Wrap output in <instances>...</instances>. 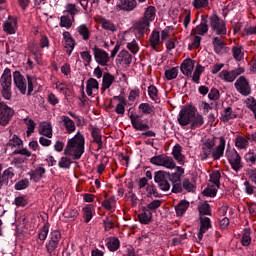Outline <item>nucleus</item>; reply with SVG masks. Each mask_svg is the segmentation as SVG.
<instances>
[{"label": "nucleus", "mask_w": 256, "mask_h": 256, "mask_svg": "<svg viewBox=\"0 0 256 256\" xmlns=\"http://www.w3.org/2000/svg\"><path fill=\"white\" fill-rule=\"evenodd\" d=\"M0 85L2 88L9 89L12 85L11 79V69L5 68L1 77H0Z\"/></svg>", "instance_id": "nucleus-23"}, {"label": "nucleus", "mask_w": 256, "mask_h": 256, "mask_svg": "<svg viewBox=\"0 0 256 256\" xmlns=\"http://www.w3.org/2000/svg\"><path fill=\"white\" fill-rule=\"evenodd\" d=\"M13 115H15V110L5 102H0V125L2 127H7L8 123L13 119Z\"/></svg>", "instance_id": "nucleus-7"}, {"label": "nucleus", "mask_w": 256, "mask_h": 256, "mask_svg": "<svg viewBox=\"0 0 256 256\" xmlns=\"http://www.w3.org/2000/svg\"><path fill=\"white\" fill-rule=\"evenodd\" d=\"M118 61L120 65H126V67L129 66V52H127V50H122L118 54Z\"/></svg>", "instance_id": "nucleus-49"}, {"label": "nucleus", "mask_w": 256, "mask_h": 256, "mask_svg": "<svg viewBox=\"0 0 256 256\" xmlns=\"http://www.w3.org/2000/svg\"><path fill=\"white\" fill-rule=\"evenodd\" d=\"M241 244L243 247H249L251 245V231L249 229L243 231Z\"/></svg>", "instance_id": "nucleus-48"}, {"label": "nucleus", "mask_w": 256, "mask_h": 256, "mask_svg": "<svg viewBox=\"0 0 256 256\" xmlns=\"http://www.w3.org/2000/svg\"><path fill=\"white\" fill-rule=\"evenodd\" d=\"M187 209H189V201H180L175 207L176 217H183L187 213Z\"/></svg>", "instance_id": "nucleus-33"}, {"label": "nucleus", "mask_w": 256, "mask_h": 256, "mask_svg": "<svg viewBox=\"0 0 256 256\" xmlns=\"http://www.w3.org/2000/svg\"><path fill=\"white\" fill-rule=\"evenodd\" d=\"M193 69H195V60L186 58L180 65V70L186 77L193 75Z\"/></svg>", "instance_id": "nucleus-17"}, {"label": "nucleus", "mask_w": 256, "mask_h": 256, "mask_svg": "<svg viewBox=\"0 0 256 256\" xmlns=\"http://www.w3.org/2000/svg\"><path fill=\"white\" fill-rule=\"evenodd\" d=\"M168 181H171L172 183L171 193L183 192V185H181V176L178 173H169Z\"/></svg>", "instance_id": "nucleus-15"}, {"label": "nucleus", "mask_w": 256, "mask_h": 256, "mask_svg": "<svg viewBox=\"0 0 256 256\" xmlns=\"http://www.w3.org/2000/svg\"><path fill=\"white\" fill-rule=\"evenodd\" d=\"M182 185V191H187L188 193H195V189H197V186L189 180V178H184L181 182Z\"/></svg>", "instance_id": "nucleus-40"}, {"label": "nucleus", "mask_w": 256, "mask_h": 256, "mask_svg": "<svg viewBox=\"0 0 256 256\" xmlns=\"http://www.w3.org/2000/svg\"><path fill=\"white\" fill-rule=\"evenodd\" d=\"M40 135H43L44 137H48V139H51L53 137V126L51 124H41L39 129Z\"/></svg>", "instance_id": "nucleus-37"}, {"label": "nucleus", "mask_w": 256, "mask_h": 256, "mask_svg": "<svg viewBox=\"0 0 256 256\" xmlns=\"http://www.w3.org/2000/svg\"><path fill=\"white\" fill-rule=\"evenodd\" d=\"M118 159L122 165L126 166L124 175H127V167H129V151L120 152L118 154Z\"/></svg>", "instance_id": "nucleus-45"}, {"label": "nucleus", "mask_w": 256, "mask_h": 256, "mask_svg": "<svg viewBox=\"0 0 256 256\" xmlns=\"http://www.w3.org/2000/svg\"><path fill=\"white\" fill-rule=\"evenodd\" d=\"M149 43L151 49L159 53V45H161V33L157 30H153L149 37Z\"/></svg>", "instance_id": "nucleus-19"}, {"label": "nucleus", "mask_w": 256, "mask_h": 256, "mask_svg": "<svg viewBox=\"0 0 256 256\" xmlns=\"http://www.w3.org/2000/svg\"><path fill=\"white\" fill-rule=\"evenodd\" d=\"M208 21L210 23V27L212 31L216 33V35L225 36L227 35V24L223 21L217 14L212 16H208Z\"/></svg>", "instance_id": "nucleus-4"}, {"label": "nucleus", "mask_w": 256, "mask_h": 256, "mask_svg": "<svg viewBox=\"0 0 256 256\" xmlns=\"http://www.w3.org/2000/svg\"><path fill=\"white\" fill-rule=\"evenodd\" d=\"M63 37H64V47L66 49V53L69 57H71V53H73V49H75V40L73 39V37H71V33H69L68 31H65L63 33Z\"/></svg>", "instance_id": "nucleus-21"}, {"label": "nucleus", "mask_w": 256, "mask_h": 256, "mask_svg": "<svg viewBox=\"0 0 256 256\" xmlns=\"http://www.w3.org/2000/svg\"><path fill=\"white\" fill-rule=\"evenodd\" d=\"M116 9L117 11H129V0H118Z\"/></svg>", "instance_id": "nucleus-58"}, {"label": "nucleus", "mask_w": 256, "mask_h": 256, "mask_svg": "<svg viewBox=\"0 0 256 256\" xmlns=\"http://www.w3.org/2000/svg\"><path fill=\"white\" fill-rule=\"evenodd\" d=\"M157 15V9L155 6H148L144 12V16L141 20L134 22L133 26L130 28V31L134 33L136 39H141L145 36V33L149 31L151 23L155 21Z\"/></svg>", "instance_id": "nucleus-1"}, {"label": "nucleus", "mask_w": 256, "mask_h": 256, "mask_svg": "<svg viewBox=\"0 0 256 256\" xmlns=\"http://www.w3.org/2000/svg\"><path fill=\"white\" fill-rule=\"evenodd\" d=\"M83 153H85V136L78 132L67 141L66 147L64 149V155L73 157V159L77 161L83 157Z\"/></svg>", "instance_id": "nucleus-2"}, {"label": "nucleus", "mask_w": 256, "mask_h": 256, "mask_svg": "<svg viewBox=\"0 0 256 256\" xmlns=\"http://www.w3.org/2000/svg\"><path fill=\"white\" fill-rule=\"evenodd\" d=\"M234 87L238 93L247 97V95H251V86H249V81L245 76H240L236 82L234 83Z\"/></svg>", "instance_id": "nucleus-11"}, {"label": "nucleus", "mask_w": 256, "mask_h": 256, "mask_svg": "<svg viewBox=\"0 0 256 256\" xmlns=\"http://www.w3.org/2000/svg\"><path fill=\"white\" fill-rule=\"evenodd\" d=\"M221 172L219 171H213L210 174V183L208 184L207 188L202 191V193H216L217 189L221 185Z\"/></svg>", "instance_id": "nucleus-9"}, {"label": "nucleus", "mask_w": 256, "mask_h": 256, "mask_svg": "<svg viewBox=\"0 0 256 256\" xmlns=\"http://www.w3.org/2000/svg\"><path fill=\"white\" fill-rule=\"evenodd\" d=\"M164 75L167 81H173V79H177V75H179V69L177 67H172L171 69L165 70Z\"/></svg>", "instance_id": "nucleus-47"}, {"label": "nucleus", "mask_w": 256, "mask_h": 256, "mask_svg": "<svg viewBox=\"0 0 256 256\" xmlns=\"http://www.w3.org/2000/svg\"><path fill=\"white\" fill-rule=\"evenodd\" d=\"M61 239V231L51 229L48 240L45 243V249L48 255L53 256V253H55V251H57V249L59 248V243H61Z\"/></svg>", "instance_id": "nucleus-3"}, {"label": "nucleus", "mask_w": 256, "mask_h": 256, "mask_svg": "<svg viewBox=\"0 0 256 256\" xmlns=\"http://www.w3.org/2000/svg\"><path fill=\"white\" fill-rule=\"evenodd\" d=\"M162 203H163V200H154L149 204H147V206H144V208L150 212L156 211V209H159V207H161Z\"/></svg>", "instance_id": "nucleus-53"}, {"label": "nucleus", "mask_w": 256, "mask_h": 256, "mask_svg": "<svg viewBox=\"0 0 256 256\" xmlns=\"http://www.w3.org/2000/svg\"><path fill=\"white\" fill-rule=\"evenodd\" d=\"M115 81V76H113L111 73L106 72L103 74L102 78V87L101 91H107L111 85H113V82Z\"/></svg>", "instance_id": "nucleus-31"}, {"label": "nucleus", "mask_w": 256, "mask_h": 256, "mask_svg": "<svg viewBox=\"0 0 256 256\" xmlns=\"http://www.w3.org/2000/svg\"><path fill=\"white\" fill-rule=\"evenodd\" d=\"M220 96L221 94L217 88H211L210 92L208 93V99H210V101H217L219 100Z\"/></svg>", "instance_id": "nucleus-63"}, {"label": "nucleus", "mask_w": 256, "mask_h": 256, "mask_svg": "<svg viewBox=\"0 0 256 256\" xmlns=\"http://www.w3.org/2000/svg\"><path fill=\"white\" fill-rule=\"evenodd\" d=\"M16 191H23V189H27L29 187V180L24 179L20 180L15 184Z\"/></svg>", "instance_id": "nucleus-62"}, {"label": "nucleus", "mask_w": 256, "mask_h": 256, "mask_svg": "<svg viewBox=\"0 0 256 256\" xmlns=\"http://www.w3.org/2000/svg\"><path fill=\"white\" fill-rule=\"evenodd\" d=\"M61 119L67 133H74L75 129H77V127L75 126V121L70 119L69 116L65 115L61 116Z\"/></svg>", "instance_id": "nucleus-32"}, {"label": "nucleus", "mask_w": 256, "mask_h": 256, "mask_svg": "<svg viewBox=\"0 0 256 256\" xmlns=\"http://www.w3.org/2000/svg\"><path fill=\"white\" fill-rule=\"evenodd\" d=\"M71 19L67 16H61L60 27H65L66 29H71Z\"/></svg>", "instance_id": "nucleus-64"}, {"label": "nucleus", "mask_w": 256, "mask_h": 256, "mask_svg": "<svg viewBox=\"0 0 256 256\" xmlns=\"http://www.w3.org/2000/svg\"><path fill=\"white\" fill-rule=\"evenodd\" d=\"M3 171V164H0V189L3 185H9V179L15 177V169L13 167H9L8 169Z\"/></svg>", "instance_id": "nucleus-16"}, {"label": "nucleus", "mask_w": 256, "mask_h": 256, "mask_svg": "<svg viewBox=\"0 0 256 256\" xmlns=\"http://www.w3.org/2000/svg\"><path fill=\"white\" fill-rule=\"evenodd\" d=\"M235 146L238 149H246V147L249 146V138L241 136V135H238L235 138Z\"/></svg>", "instance_id": "nucleus-43"}, {"label": "nucleus", "mask_w": 256, "mask_h": 256, "mask_svg": "<svg viewBox=\"0 0 256 256\" xmlns=\"http://www.w3.org/2000/svg\"><path fill=\"white\" fill-rule=\"evenodd\" d=\"M212 45L214 47V52L216 55H221L223 49H225V42L221 40L220 37L216 36L212 40Z\"/></svg>", "instance_id": "nucleus-34"}, {"label": "nucleus", "mask_w": 256, "mask_h": 256, "mask_svg": "<svg viewBox=\"0 0 256 256\" xmlns=\"http://www.w3.org/2000/svg\"><path fill=\"white\" fill-rule=\"evenodd\" d=\"M106 247L111 253H115L121 247V242L117 237H109L105 239Z\"/></svg>", "instance_id": "nucleus-26"}, {"label": "nucleus", "mask_w": 256, "mask_h": 256, "mask_svg": "<svg viewBox=\"0 0 256 256\" xmlns=\"http://www.w3.org/2000/svg\"><path fill=\"white\" fill-rule=\"evenodd\" d=\"M226 157L233 169V171H240L243 169V164L241 163V155L237 150L233 149L230 151H226Z\"/></svg>", "instance_id": "nucleus-8"}, {"label": "nucleus", "mask_w": 256, "mask_h": 256, "mask_svg": "<svg viewBox=\"0 0 256 256\" xmlns=\"http://www.w3.org/2000/svg\"><path fill=\"white\" fill-rule=\"evenodd\" d=\"M92 51L96 63H98V65H101L102 67H107V63L111 60V58H109V53L97 46H94L92 48Z\"/></svg>", "instance_id": "nucleus-10"}, {"label": "nucleus", "mask_w": 256, "mask_h": 256, "mask_svg": "<svg viewBox=\"0 0 256 256\" xmlns=\"http://www.w3.org/2000/svg\"><path fill=\"white\" fill-rule=\"evenodd\" d=\"M102 28L105 29L106 31H117L115 24H113L111 20H107V19L102 20Z\"/></svg>", "instance_id": "nucleus-61"}, {"label": "nucleus", "mask_w": 256, "mask_h": 256, "mask_svg": "<svg viewBox=\"0 0 256 256\" xmlns=\"http://www.w3.org/2000/svg\"><path fill=\"white\" fill-rule=\"evenodd\" d=\"M154 181L157 183L161 191H169L171 183H169V172L159 170L154 173Z\"/></svg>", "instance_id": "nucleus-6"}, {"label": "nucleus", "mask_w": 256, "mask_h": 256, "mask_svg": "<svg viewBox=\"0 0 256 256\" xmlns=\"http://www.w3.org/2000/svg\"><path fill=\"white\" fill-rule=\"evenodd\" d=\"M200 221V228L197 234L198 237V243H201L203 241V235H205L206 232L209 231L213 227V224L211 223V218L207 216H200L199 217Z\"/></svg>", "instance_id": "nucleus-13"}, {"label": "nucleus", "mask_w": 256, "mask_h": 256, "mask_svg": "<svg viewBox=\"0 0 256 256\" xmlns=\"http://www.w3.org/2000/svg\"><path fill=\"white\" fill-rule=\"evenodd\" d=\"M199 216L205 217V215L211 216V205L209 203L204 202L198 206Z\"/></svg>", "instance_id": "nucleus-44"}, {"label": "nucleus", "mask_w": 256, "mask_h": 256, "mask_svg": "<svg viewBox=\"0 0 256 256\" xmlns=\"http://www.w3.org/2000/svg\"><path fill=\"white\" fill-rule=\"evenodd\" d=\"M192 5L194 9H205V7H209V0H194Z\"/></svg>", "instance_id": "nucleus-56"}, {"label": "nucleus", "mask_w": 256, "mask_h": 256, "mask_svg": "<svg viewBox=\"0 0 256 256\" xmlns=\"http://www.w3.org/2000/svg\"><path fill=\"white\" fill-rule=\"evenodd\" d=\"M93 89H99V81H97L95 78H90L86 82V93L88 97L93 95Z\"/></svg>", "instance_id": "nucleus-35"}, {"label": "nucleus", "mask_w": 256, "mask_h": 256, "mask_svg": "<svg viewBox=\"0 0 256 256\" xmlns=\"http://www.w3.org/2000/svg\"><path fill=\"white\" fill-rule=\"evenodd\" d=\"M78 33L82 36L84 41H87L90 37L89 28H87V25L82 24L78 27Z\"/></svg>", "instance_id": "nucleus-51"}, {"label": "nucleus", "mask_w": 256, "mask_h": 256, "mask_svg": "<svg viewBox=\"0 0 256 256\" xmlns=\"http://www.w3.org/2000/svg\"><path fill=\"white\" fill-rule=\"evenodd\" d=\"M21 145H23V140H21L17 135H13L7 143V147H21Z\"/></svg>", "instance_id": "nucleus-54"}, {"label": "nucleus", "mask_w": 256, "mask_h": 256, "mask_svg": "<svg viewBox=\"0 0 256 256\" xmlns=\"http://www.w3.org/2000/svg\"><path fill=\"white\" fill-rule=\"evenodd\" d=\"M14 204L16 207H27V205H29V200L23 196H17L14 199Z\"/></svg>", "instance_id": "nucleus-55"}, {"label": "nucleus", "mask_w": 256, "mask_h": 256, "mask_svg": "<svg viewBox=\"0 0 256 256\" xmlns=\"http://www.w3.org/2000/svg\"><path fill=\"white\" fill-rule=\"evenodd\" d=\"M225 136L219 138V145L212 151V157L214 161H219L223 155H225V145H226Z\"/></svg>", "instance_id": "nucleus-18"}, {"label": "nucleus", "mask_w": 256, "mask_h": 256, "mask_svg": "<svg viewBox=\"0 0 256 256\" xmlns=\"http://www.w3.org/2000/svg\"><path fill=\"white\" fill-rule=\"evenodd\" d=\"M209 15H202L201 16V22L199 25H197L194 29H192V33L194 35H207L209 32Z\"/></svg>", "instance_id": "nucleus-14"}, {"label": "nucleus", "mask_w": 256, "mask_h": 256, "mask_svg": "<svg viewBox=\"0 0 256 256\" xmlns=\"http://www.w3.org/2000/svg\"><path fill=\"white\" fill-rule=\"evenodd\" d=\"M130 121L132 126L136 129V131H147L149 129L148 124H143V120L139 118V116H134L133 114L130 115Z\"/></svg>", "instance_id": "nucleus-24"}, {"label": "nucleus", "mask_w": 256, "mask_h": 256, "mask_svg": "<svg viewBox=\"0 0 256 256\" xmlns=\"http://www.w3.org/2000/svg\"><path fill=\"white\" fill-rule=\"evenodd\" d=\"M71 158L69 157H61L59 163H58V167H60V169H71Z\"/></svg>", "instance_id": "nucleus-52"}, {"label": "nucleus", "mask_w": 256, "mask_h": 256, "mask_svg": "<svg viewBox=\"0 0 256 256\" xmlns=\"http://www.w3.org/2000/svg\"><path fill=\"white\" fill-rule=\"evenodd\" d=\"M17 29V19L9 16L8 20L3 24V31L7 35H15Z\"/></svg>", "instance_id": "nucleus-20"}, {"label": "nucleus", "mask_w": 256, "mask_h": 256, "mask_svg": "<svg viewBox=\"0 0 256 256\" xmlns=\"http://www.w3.org/2000/svg\"><path fill=\"white\" fill-rule=\"evenodd\" d=\"M62 215L68 221H75L79 217V210L74 207H68L63 211Z\"/></svg>", "instance_id": "nucleus-29"}, {"label": "nucleus", "mask_w": 256, "mask_h": 256, "mask_svg": "<svg viewBox=\"0 0 256 256\" xmlns=\"http://www.w3.org/2000/svg\"><path fill=\"white\" fill-rule=\"evenodd\" d=\"M239 75H241V70H223L220 73V77L224 79V81H227V83H233V81H235Z\"/></svg>", "instance_id": "nucleus-22"}, {"label": "nucleus", "mask_w": 256, "mask_h": 256, "mask_svg": "<svg viewBox=\"0 0 256 256\" xmlns=\"http://www.w3.org/2000/svg\"><path fill=\"white\" fill-rule=\"evenodd\" d=\"M49 227L51 224L49 222L44 223V225L39 229L38 239L40 241H47V237L49 236Z\"/></svg>", "instance_id": "nucleus-39"}, {"label": "nucleus", "mask_w": 256, "mask_h": 256, "mask_svg": "<svg viewBox=\"0 0 256 256\" xmlns=\"http://www.w3.org/2000/svg\"><path fill=\"white\" fill-rule=\"evenodd\" d=\"M46 170L43 167H38L35 170H31L28 175H30L31 181H34V183H39L41 181L42 177H45Z\"/></svg>", "instance_id": "nucleus-27"}, {"label": "nucleus", "mask_w": 256, "mask_h": 256, "mask_svg": "<svg viewBox=\"0 0 256 256\" xmlns=\"http://www.w3.org/2000/svg\"><path fill=\"white\" fill-rule=\"evenodd\" d=\"M162 167H166V169H175L177 165L175 164L173 158L164 156L162 160Z\"/></svg>", "instance_id": "nucleus-50"}, {"label": "nucleus", "mask_w": 256, "mask_h": 256, "mask_svg": "<svg viewBox=\"0 0 256 256\" xmlns=\"http://www.w3.org/2000/svg\"><path fill=\"white\" fill-rule=\"evenodd\" d=\"M190 129L195 130L199 129L200 127H203L205 125V119L203 118V115L201 114H196L194 112V117L190 121Z\"/></svg>", "instance_id": "nucleus-30"}, {"label": "nucleus", "mask_w": 256, "mask_h": 256, "mask_svg": "<svg viewBox=\"0 0 256 256\" xmlns=\"http://www.w3.org/2000/svg\"><path fill=\"white\" fill-rule=\"evenodd\" d=\"M148 95L152 101H156L158 95H159V90L155 85H150L148 86Z\"/></svg>", "instance_id": "nucleus-57"}, {"label": "nucleus", "mask_w": 256, "mask_h": 256, "mask_svg": "<svg viewBox=\"0 0 256 256\" xmlns=\"http://www.w3.org/2000/svg\"><path fill=\"white\" fill-rule=\"evenodd\" d=\"M203 71H205V67H203V65H201V64H197V66L195 67L193 76H192V81L194 83H196L197 85H199V81H201V75H202Z\"/></svg>", "instance_id": "nucleus-42"}, {"label": "nucleus", "mask_w": 256, "mask_h": 256, "mask_svg": "<svg viewBox=\"0 0 256 256\" xmlns=\"http://www.w3.org/2000/svg\"><path fill=\"white\" fill-rule=\"evenodd\" d=\"M84 223H89L93 219V209L91 204H87L82 208Z\"/></svg>", "instance_id": "nucleus-41"}, {"label": "nucleus", "mask_w": 256, "mask_h": 256, "mask_svg": "<svg viewBox=\"0 0 256 256\" xmlns=\"http://www.w3.org/2000/svg\"><path fill=\"white\" fill-rule=\"evenodd\" d=\"M182 149H181V145H175L173 147V150H172V155L174 157V159L176 161H178V163L180 165H184L185 164V156H183V154L181 153Z\"/></svg>", "instance_id": "nucleus-36"}, {"label": "nucleus", "mask_w": 256, "mask_h": 256, "mask_svg": "<svg viewBox=\"0 0 256 256\" xmlns=\"http://www.w3.org/2000/svg\"><path fill=\"white\" fill-rule=\"evenodd\" d=\"M138 109L143 113V115H151L155 111V106L149 103H141Z\"/></svg>", "instance_id": "nucleus-46"}, {"label": "nucleus", "mask_w": 256, "mask_h": 256, "mask_svg": "<svg viewBox=\"0 0 256 256\" xmlns=\"http://www.w3.org/2000/svg\"><path fill=\"white\" fill-rule=\"evenodd\" d=\"M114 101H118L115 108V113L117 115H125V106L127 105V100L123 96H114Z\"/></svg>", "instance_id": "nucleus-28"}, {"label": "nucleus", "mask_w": 256, "mask_h": 256, "mask_svg": "<svg viewBox=\"0 0 256 256\" xmlns=\"http://www.w3.org/2000/svg\"><path fill=\"white\" fill-rule=\"evenodd\" d=\"M141 97V90L139 88H134L129 92V101H139Z\"/></svg>", "instance_id": "nucleus-60"}, {"label": "nucleus", "mask_w": 256, "mask_h": 256, "mask_svg": "<svg viewBox=\"0 0 256 256\" xmlns=\"http://www.w3.org/2000/svg\"><path fill=\"white\" fill-rule=\"evenodd\" d=\"M220 119L223 121V123H227L228 121H231V119H237V114L233 113V108L227 107L224 110V113H222Z\"/></svg>", "instance_id": "nucleus-38"}, {"label": "nucleus", "mask_w": 256, "mask_h": 256, "mask_svg": "<svg viewBox=\"0 0 256 256\" xmlns=\"http://www.w3.org/2000/svg\"><path fill=\"white\" fill-rule=\"evenodd\" d=\"M195 117V107L183 106L180 110L177 121L181 127H187L191 123V120Z\"/></svg>", "instance_id": "nucleus-5"}, {"label": "nucleus", "mask_w": 256, "mask_h": 256, "mask_svg": "<svg viewBox=\"0 0 256 256\" xmlns=\"http://www.w3.org/2000/svg\"><path fill=\"white\" fill-rule=\"evenodd\" d=\"M13 81H14L15 87L18 88V91H20V93L22 95H26L27 94V80L25 79V76H23V74H21L20 71L13 72Z\"/></svg>", "instance_id": "nucleus-12"}, {"label": "nucleus", "mask_w": 256, "mask_h": 256, "mask_svg": "<svg viewBox=\"0 0 256 256\" xmlns=\"http://www.w3.org/2000/svg\"><path fill=\"white\" fill-rule=\"evenodd\" d=\"M138 219L142 225H149L153 221V212L143 207L142 212L138 215Z\"/></svg>", "instance_id": "nucleus-25"}, {"label": "nucleus", "mask_w": 256, "mask_h": 256, "mask_svg": "<svg viewBox=\"0 0 256 256\" xmlns=\"http://www.w3.org/2000/svg\"><path fill=\"white\" fill-rule=\"evenodd\" d=\"M213 155V150L211 148H206L205 146H202V151L200 153V157L202 161H207L209 157Z\"/></svg>", "instance_id": "nucleus-59"}]
</instances>
